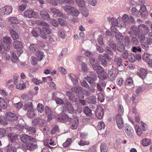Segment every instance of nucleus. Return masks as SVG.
Here are the masks:
<instances>
[{
	"mask_svg": "<svg viewBox=\"0 0 152 152\" xmlns=\"http://www.w3.org/2000/svg\"><path fill=\"white\" fill-rule=\"evenodd\" d=\"M145 35L139 33V34L135 35L136 36H137L138 38L141 43L143 42H146V40L145 39Z\"/></svg>",
	"mask_w": 152,
	"mask_h": 152,
	"instance_id": "obj_38",
	"label": "nucleus"
},
{
	"mask_svg": "<svg viewBox=\"0 0 152 152\" xmlns=\"http://www.w3.org/2000/svg\"><path fill=\"white\" fill-rule=\"evenodd\" d=\"M49 40L51 42H55L56 40V37L53 35H50L48 37Z\"/></svg>",
	"mask_w": 152,
	"mask_h": 152,
	"instance_id": "obj_64",
	"label": "nucleus"
},
{
	"mask_svg": "<svg viewBox=\"0 0 152 152\" xmlns=\"http://www.w3.org/2000/svg\"><path fill=\"white\" fill-rule=\"evenodd\" d=\"M93 69L96 71L97 74L100 72H102L103 70V68L98 63L92 66Z\"/></svg>",
	"mask_w": 152,
	"mask_h": 152,
	"instance_id": "obj_27",
	"label": "nucleus"
},
{
	"mask_svg": "<svg viewBox=\"0 0 152 152\" xmlns=\"http://www.w3.org/2000/svg\"><path fill=\"white\" fill-rule=\"evenodd\" d=\"M42 33V30L41 28L39 27H35L33 28L32 31V35L35 37H38Z\"/></svg>",
	"mask_w": 152,
	"mask_h": 152,
	"instance_id": "obj_23",
	"label": "nucleus"
},
{
	"mask_svg": "<svg viewBox=\"0 0 152 152\" xmlns=\"http://www.w3.org/2000/svg\"><path fill=\"white\" fill-rule=\"evenodd\" d=\"M29 49L34 53H35L39 50L36 45L34 44H31L29 47Z\"/></svg>",
	"mask_w": 152,
	"mask_h": 152,
	"instance_id": "obj_50",
	"label": "nucleus"
},
{
	"mask_svg": "<svg viewBox=\"0 0 152 152\" xmlns=\"http://www.w3.org/2000/svg\"><path fill=\"white\" fill-rule=\"evenodd\" d=\"M34 23L38 25L46 27H48L49 26V25L47 23L41 20H35L34 22Z\"/></svg>",
	"mask_w": 152,
	"mask_h": 152,
	"instance_id": "obj_46",
	"label": "nucleus"
},
{
	"mask_svg": "<svg viewBox=\"0 0 152 152\" xmlns=\"http://www.w3.org/2000/svg\"><path fill=\"white\" fill-rule=\"evenodd\" d=\"M13 8L10 6H7L0 9V14L1 15H9L12 12Z\"/></svg>",
	"mask_w": 152,
	"mask_h": 152,
	"instance_id": "obj_5",
	"label": "nucleus"
},
{
	"mask_svg": "<svg viewBox=\"0 0 152 152\" xmlns=\"http://www.w3.org/2000/svg\"><path fill=\"white\" fill-rule=\"evenodd\" d=\"M90 76H87L85 77V79L91 85H93L94 82L96 81L97 79V77L96 74L95 73L90 72Z\"/></svg>",
	"mask_w": 152,
	"mask_h": 152,
	"instance_id": "obj_4",
	"label": "nucleus"
},
{
	"mask_svg": "<svg viewBox=\"0 0 152 152\" xmlns=\"http://www.w3.org/2000/svg\"><path fill=\"white\" fill-rule=\"evenodd\" d=\"M98 58L99 60L101 62L102 64L104 66H106L107 62L105 59L104 56V54H100L98 56Z\"/></svg>",
	"mask_w": 152,
	"mask_h": 152,
	"instance_id": "obj_28",
	"label": "nucleus"
},
{
	"mask_svg": "<svg viewBox=\"0 0 152 152\" xmlns=\"http://www.w3.org/2000/svg\"><path fill=\"white\" fill-rule=\"evenodd\" d=\"M28 126L26 124H21L19 125L20 129L24 133H27Z\"/></svg>",
	"mask_w": 152,
	"mask_h": 152,
	"instance_id": "obj_43",
	"label": "nucleus"
},
{
	"mask_svg": "<svg viewBox=\"0 0 152 152\" xmlns=\"http://www.w3.org/2000/svg\"><path fill=\"white\" fill-rule=\"evenodd\" d=\"M151 55L146 53H145L143 55V59L146 61H148L151 58Z\"/></svg>",
	"mask_w": 152,
	"mask_h": 152,
	"instance_id": "obj_54",
	"label": "nucleus"
},
{
	"mask_svg": "<svg viewBox=\"0 0 152 152\" xmlns=\"http://www.w3.org/2000/svg\"><path fill=\"white\" fill-rule=\"evenodd\" d=\"M50 10L53 14L54 15L61 17H64V15L63 14L62 12L59 10L54 8H51Z\"/></svg>",
	"mask_w": 152,
	"mask_h": 152,
	"instance_id": "obj_21",
	"label": "nucleus"
},
{
	"mask_svg": "<svg viewBox=\"0 0 152 152\" xmlns=\"http://www.w3.org/2000/svg\"><path fill=\"white\" fill-rule=\"evenodd\" d=\"M90 143L89 141H85L83 140H81L79 142H78L79 145L83 146L85 145H88Z\"/></svg>",
	"mask_w": 152,
	"mask_h": 152,
	"instance_id": "obj_61",
	"label": "nucleus"
},
{
	"mask_svg": "<svg viewBox=\"0 0 152 152\" xmlns=\"http://www.w3.org/2000/svg\"><path fill=\"white\" fill-rule=\"evenodd\" d=\"M41 18L43 19L48 20L50 19V16L48 13L45 11H41L39 12Z\"/></svg>",
	"mask_w": 152,
	"mask_h": 152,
	"instance_id": "obj_26",
	"label": "nucleus"
},
{
	"mask_svg": "<svg viewBox=\"0 0 152 152\" xmlns=\"http://www.w3.org/2000/svg\"><path fill=\"white\" fill-rule=\"evenodd\" d=\"M66 94L70 100L74 101L75 100V95L71 91H66Z\"/></svg>",
	"mask_w": 152,
	"mask_h": 152,
	"instance_id": "obj_33",
	"label": "nucleus"
},
{
	"mask_svg": "<svg viewBox=\"0 0 152 152\" xmlns=\"http://www.w3.org/2000/svg\"><path fill=\"white\" fill-rule=\"evenodd\" d=\"M83 112L87 116H90L92 114L91 110L87 106L83 109Z\"/></svg>",
	"mask_w": 152,
	"mask_h": 152,
	"instance_id": "obj_42",
	"label": "nucleus"
},
{
	"mask_svg": "<svg viewBox=\"0 0 152 152\" xmlns=\"http://www.w3.org/2000/svg\"><path fill=\"white\" fill-rule=\"evenodd\" d=\"M81 68L82 70L84 72H86L88 71V68L87 64L83 62H82L81 64Z\"/></svg>",
	"mask_w": 152,
	"mask_h": 152,
	"instance_id": "obj_63",
	"label": "nucleus"
},
{
	"mask_svg": "<svg viewBox=\"0 0 152 152\" xmlns=\"http://www.w3.org/2000/svg\"><path fill=\"white\" fill-rule=\"evenodd\" d=\"M124 45L127 48H129L131 46V43L129 38L128 37H126L124 39Z\"/></svg>",
	"mask_w": 152,
	"mask_h": 152,
	"instance_id": "obj_45",
	"label": "nucleus"
},
{
	"mask_svg": "<svg viewBox=\"0 0 152 152\" xmlns=\"http://www.w3.org/2000/svg\"><path fill=\"white\" fill-rule=\"evenodd\" d=\"M23 15L25 17L29 18H36L38 17V14L37 12H34L33 10H30L25 11L24 12Z\"/></svg>",
	"mask_w": 152,
	"mask_h": 152,
	"instance_id": "obj_8",
	"label": "nucleus"
},
{
	"mask_svg": "<svg viewBox=\"0 0 152 152\" xmlns=\"http://www.w3.org/2000/svg\"><path fill=\"white\" fill-rule=\"evenodd\" d=\"M117 48L118 51L122 52L124 50L125 48L123 44L120 42L117 44Z\"/></svg>",
	"mask_w": 152,
	"mask_h": 152,
	"instance_id": "obj_48",
	"label": "nucleus"
},
{
	"mask_svg": "<svg viewBox=\"0 0 152 152\" xmlns=\"http://www.w3.org/2000/svg\"><path fill=\"white\" fill-rule=\"evenodd\" d=\"M124 98L126 102H129L131 101V99H132L133 102L135 104H136L137 102V100L135 98V96L133 95H132L131 98L129 96L128 94H126L124 96Z\"/></svg>",
	"mask_w": 152,
	"mask_h": 152,
	"instance_id": "obj_25",
	"label": "nucleus"
},
{
	"mask_svg": "<svg viewBox=\"0 0 152 152\" xmlns=\"http://www.w3.org/2000/svg\"><path fill=\"white\" fill-rule=\"evenodd\" d=\"M135 129L136 132L138 135L140 136L142 134V132L138 125H136Z\"/></svg>",
	"mask_w": 152,
	"mask_h": 152,
	"instance_id": "obj_62",
	"label": "nucleus"
},
{
	"mask_svg": "<svg viewBox=\"0 0 152 152\" xmlns=\"http://www.w3.org/2000/svg\"><path fill=\"white\" fill-rule=\"evenodd\" d=\"M26 86L24 83L23 81L17 84L16 88L17 89H19L20 90L26 88Z\"/></svg>",
	"mask_w": 152,
	"mask_h": 152,
	"instance_id": "obj_53",
	"label": "nucleus"
},
{
	"mask_svg": "<svg viewBox=\"0 0 152 152\" xmlns=\"http://www.w3.org/2000/svg\"><path fill=\"white\" fill-rule=\"evenodd\" d=\"M131 29L134 35L139 34V33L146 34L150 31L149 28L147 26L143 24L140 25L138 27L134 26H132Z\"/></svg>",
	"mask_w": 152,
	"mask_h": 152,
	"instance_id": "obj_1",
	"label": "nucleus"
},
{
	"mask_svg": "<svg viewBox=\"0 0 152 152\" xmlns=\"http://www.w3.org/2000/svg\"><path fill=\"white\" fill-rule=\"evenodd\" d=\"M5 150L7 151V152H16V148L15 145L14 144H10L6 148Z\"/></svg>",
	"mask_w": 152,
	"mask_h": 152,
	"instance_id": "obj_22",
	"label": "nucleus"
},
{
	"mask_svg": "<svg viewBox=\"0 0 152 152\" xmlns=\"http://www.w3.org/2000/svg\"><path fill=\"white\" fill-rule=\"evenodd\" d=\"M115 121L119 129H121L124 126V121L121 115L117 114L116 116Z\"/></svg>",
	"mask_w": 152,
	"mask_h": 152,
	"instance_id": "obj_9",
	"label": "nucleus"
},
{
	"mask_svg": "<svg viewBox=\"0 0 152 152\" xmlns=\"http://www.w3.org/2000/svg\"><path fill=\"white\" fill-rule=\"evenodd\" d=\"M98 100L101 102H103L104 99V96L101 93H99L97 94Z\"/></svg>",
	"mask_w": 152,
	"mask_h": 152,
	"instance_id": "obj_60",
	"label": "nucleus"
},
{
	"mask_svg": "<svg viewBox=\"0 0 152 152\" xmlns=\"http://www.w3.org/2000/svg\"><path fill=\"white\" fill-rule=\"evenodd\" d=\"M118 72L115 69H111L109 71L108 74V78L111 80H114L116 78Z\"/></svg>",
	"mask_w": 152,
	"mask_h": 152,
	"instance_id": "obj_10",
	"label": "nucleus"
},
{
	"mask_svg": "<svg viewBox=\"0 0 152 152\" xmlns=\"http://www.w3.org/2000/svg\"><path fill=\"white\" fill-rule=\"evenodd\" d=\"M66 109L69 113H72L74 111V109L70 102L68 101L66 103Z\"/></svg>",
	"mask_w": 152,
	"mask_h": 152,
	"instance_id": "obj_36",
	"label": "nucleus"
},
{
	"mask_svg": "<svg viewBox=\"0 0 152 152\" xmlns=\"http://www.w3.org/2000/svg\"><path fill=\"white\" fill-rule=\"evenodd\" d=\"M115 64L118 67L122 64V61L121 58L118 56H115L114 59Z\"/></svg>",
	"mask_w": 152,
	"mask_h": 152,
	"instance_id": "obj_34",
	"label": "nucleus"
},
{
	"mask_svg": "<svg viewBox=\"0 0 152 152\" xmlns=\"http://www.w3.org/2000/svg\"><path fill=\"white\" fill-rule=\"evenodd\" d=\"M57 120L58 121L66 122L69 120V118L68 115L65 113H63L62 115H60L57 118Z\"/></svg>",
	"mask_w": 152,
	"mask_h": 152,
	"instance_id": "obj_24",
	"label": "nucleus"
},
{
	"mask_svg": "<svg viewBox=\"0 0 152 152\" xmlns=\"http://www.w3.org/2000/svg\"><path fill=\"white\" fill-rule=\"evenodd\" d=\"M110 22L113 25L117 26L120 28H126V24L123 23H120L119 19H116L115 18H112L110 19Z\"/></svg>",
	"mask_w": 152,
	"mask_h": 152,
	"instance_id": "obj_7",
	"label": "nucleus"
},
{
	"mask_svg": "<svg viewBox=\"0 0 152 152\" xmlns=\"http://www.w3.org/2000/svg\"><path fill=\"white\" fill-rule=\"evenodd\" d=\"M140 12V15L142 17L145 16L147 13L146 7L144 5H142L141 6Z\"/></svg>",
	"mask_w": 152,
	"mask_h": 152,
	"instance_id": "obj_32",
	"label": "nucleus"
},
{
	"mask_svg": "<svg viewBox=\"0 0 152 152\" xmlns=\"http://www.w3.org/2000/svg\"><path fill=\"white\" fill-rule=\"evenodd\" d=\"M142 144L144 146H147L150 144V140L147 138L143 139L142 140Z\"/></svg>",
	"mask_w": 152,
	"mask_h": 152,
	"instance_id": "obj_56",
	"label": "nucleus"
},
{
	"mask_svg": "<svg viewBox=\"0 0 152 152\" xmlns=\"http://www.w3.org/2000/svg\"><path fill=\"white\" fill-rule=\"evenodd\" d=\"M115 36L116 39L118 40H122L124 37V36L122 34L118 31L116 33Z\"/></svg>",
	"mask_w": 152,
	"mask_h": 152,
	"instance_id": "obj_47",
	"label": "nucleus"
},
{
	"mask_svg": "<svg viewBox=\"0 0 152 152\" xmlns=\"http://www.w3.org/2000/svg\"><path fill=\"white\" fill-rule=\"evenodd\" d=\"M122 21L120 22V23H123L126 24V26L130 23H133L134 21V19L133 17L130 16L129 17L126 15H124L122 17Z\"/></svg>",
	"mask_w": 152,
	"mask_h": 152,
	"instance_id": "obj_6",
	"label": "nucleus"
},
{
	"mask_svg": "<svg viewBox=\"0 0 152 152\" xmlns=\"http://www.w3.org/2000/svg\"><path fill=\"white\" fill-rule=\"evenodd\" d=\"M13 46L15 48H21L23 47V45L20 41L16 40L14 42Z\"/></svg>",
	"mask_w": 152,
	"mask_h": 152,
	"instance_id": "obj_41",
	"label": "nucleus"
},
{
	"mask_svg": "<svg viewBox=\"0 0 152 152\" xmlns=\"http://www.w3.org/2000/svg\"><path fill=\"white\" fill-rule=\"evenodd\" d=\"M45 121L43 119L40 118H35L33 121L32 123L33 125L37 126H44L45 125Z\"/></svg>",
	"mask_w": 152,
	"mask_h": 152,
	"instance_id": "obj_15",
	"label": "nucleus"
},
{
	"mask_svg": "<svg viewBox=\"0 0 152 152\" xmlns=\"http://www.w3.org/2000/svg\"><path fill=\"white\" fill-rule=\"evenodd\" d=\"M79 119L78 117H75L70 120V126L71 129H75L78 124Z\"/></svg>",
	"mask_w": 152,
	"mask_h": 152,
	"instance_id": "obj_11",
	"label": "nucleus"
},
{
	"mask_svg": "<svg viewBox=\"0 0 152 152\" xmlns=\"http://www.w3.org/2000/svg\"><path fill=\"white\" fill-rule=\"evenodd\" d=\"M0 107L3 109H6L7 108V102L4 98L1 97L0 98Z\"/></svg>",
	"mask_w": 152,
	"mask_h": 152,
	"instance_id": "obj_35",
	"label": "nucleus"
},
{
	"mask_svg": "<svg viewBox=\"0 0 152 152\" xmlns=\"http://www.w3.org/2000/svg\"><path fill=\"white\" fill-rule=\"evenodd\" d=\"M37 112V110H36L31 108V109L28 110L27 115L29 118H31L36 115Z\"/></svg>",
	"mask_w": 152,
	"mask_h": 152,
	"instance_id": "obj_31",
	"label": "nucleus"
},
{
	"mask_svg": "<svg viewBox=\"0 0 152 152\" xmlns=\"http://www.w3.org/2000/svg\"><path fill=\"white\" fill-rule=\"evenodd\" d=\"M78 6L80 7H84L85 4L83 0H75Z\"/></svg>",
	"mask_w": 152,
	"mask_h": 152,
	"instance_id": "obj_49",
	"label": "nucleus"
},
{
	"mask_svg": "<svg viewBox=\"0 0 152 152\" xmlns=\"http://www.w3.org/2000/svg\"><path fill=\"white\" fill-rule=\"evenodd\" d=\"M108 148L105 144L102 143L100 146V151L101 152H107Z\"/></svg>",
	"mask_w": 152,
	"mask_h": 152,
	"instance_id": "obj_55",
	"label": "nucleus"
},
{
	"mask_svg": "<svg viewBox=\"0 0 152 152\" xmlns=\"http://www.w3.org/2000/svg\"><path fill=\"white\" fill-rule=\"evenodd\" d=\"M19 137L20 140L24 143H26L29 141L32 142H36L37 141L35 139L25 134L20 135Z\"/></svg>",
	"mask_w": 152,
	"mask_h": 152,
	"instance_id": "obj_3",
	"label": "nucleus"
},
{
	"mask_svg": "<svg viewBox=\"0 0 152 152\" xmlns=\"http://www.w3.org/2000/svg\"><path fill=\"white\" fill-rule=\"evenodd\" d=\"M53 99L57 104H64V102L61 99L59 98H53Z\"/></svg>",
	"mask_w": 152,
	"mask_h": 152,
	"instance_id": "obj_57",
	"label": "nucleus"
},
{
	"mask_svg": "<svg viewBox=\"0 0 152 152\" xmlns=\"http://www.w3.org/2000/svg\"><path fill=\"white\" fill-rule=\"evenodd\" d=\"M9 140L12 142H16L18 141V135L12 133L8 134Z\"/></svg>",
	"mask_w": 152,
	"mask_h": 152,
	"instance_id": "obj_19",
	"label": "nucleus"
},
{
	"mask_svg": "<svg viewBox=\"0 0 152 152\" xmlns=\"http://www.w3.org/2000/svg\"><path fill=\"white\" fill-rule=\"evenodd\" d=\"M100 72V73L98 74V76L100 80H105L107 78L108 76L107 75L106 72H104L103 70V71L102 72Z\"/></svg>",
	"mask_w": 152,
	"mask_h": 152,
	"instance_id": "obj_29",
	"label": "nucleus"
},
{
	"mask_svg": "<svg viewBox=\"0 0 152 152\" xmlns=\"http://www.w3.org/2000/svg\"><path fill=\"white\" fill-rule=\"evenodd\" d=\"M37 110L41 113L44 111V108L43 105L40 103H39L37 106Z\"/></svg>",
	"mask_w": 152,
	"mask_h": 152,
	"instance_id": "obj_58",
	"label": "nucleus"
},
{
	"mask_svg": "<svg viewBox=\"0 0 152 152\" xmlns=\"http://www.w3.org/2000/svg\"><path fill=\"white\" fill-rule=\"evenodd\" d=\"M77 91L76 94H77L78 96L81 99H83L84 96L82 88L81 87L77 88Z\"/></svg>",
	"mask_w": 152,
	"mask_h": 152,
	"instance_id": "obj_30",
	"label": "nucleus"
},
{
	"mask_svg": "<svg viewBox=\"0 0 152 152\" xmlns=\"http://www.w3.org/2000/svg\"><path fill=\"white\" fill-rule=\"evenodd\" d=\"M147 74V71L146 69L141 68L140 70V72H138L137 75L142 79H144L145 78Z\"/></svg>",
	"mask_w": 152,
	"mask_h": 152,
	"instance_id": "obj_20",
	"label": "nucleus"
},
{
	"mask_svg": "<svg viewBox=\"0 0 152 152\" xmlns=\"http://www.w3.org/2000/svg\"><path fill=\"white\" fill-rule=\"evenodd\" d=\"M9 22L11 23L14 24H18L19 21L15 17H12L9 18L8 19Z\"/></svg>",
	"mask_w": 152,
	"mask_h": 152,
	"instance_id": "obj_51",
	"label": "nucleus"
},
{
	"mask_svg": "<svg viewBox=\"0 0 152 152\" xmlns=\"http://www.w3.org/2000/svg\"><path fill=\"white\" fill-rule=\"evenodd\" d=\"M44 26L42 27V31L41 34V37L44 39H46L47 38V36L45 33L46 32L47 34H50L51 33L50 29L48 27H45Z\"/></svg>",
	"mask_w": 152,
	"mask_h": 152,
	"instance_id": "obj_17",
	"label": "nucleus"
},
{
	"mask_svg": "<svg viewBox=\"0 0 152 152\" xmlns=\"http://www.w3.org/2000/svg\"><path fill=\"white\" fill-rule=\"evenodd\" d=\"M125 131L127 136L130 138H132L134 136V132L133 128L129 125H127L125 127Z\"/></svg>",
	"mask_w": 152,
	"mask_h": 152,
	"instance_id": "obj_12",
	"label": "nucleus"
},
{
	"mask_svg": "<svg viewBox=\"0 0 152 152\" xmlns=\"http://www.w3.org/2000/svg\"><path fill=\"white\" fill-rule=\"evenodd\" d=\"M45 112L46 114L48 116V120L49 121H50L52 118L55 117V113L53 112L48 106H46L45 108Z\"/></svg>",
	"mask_w": 152,
	"mask_h": 152,
	"instance_id": "obj_16",
	"label": "nucleus"
},
{
	"mask_svg": "<svg viewBox=\"0 0 152 152\" xmlns=\"http://www.w3.org/2000/svg\"><path fill=\"white\" fill-rule=\"evenodd\" d=\"M33 104L32 102H26L24 105V110H27L31 109L33 108Z\"/></svg>",
	"mask_w": 152,
	"mask_h": 152,
	"instance_id": "obj_44",
	"label": "nucleus"
},
{
	"mask_svg": "<svg viewBox=\"0 0 152 152\" xmlns=\"http://www.w3.org/2000/svg\"><path fill=\"white\" fill-rule=\"evenodd\" d=\"M12 40L11 38L8 37H3L1 40L2 45L4 48L7 50L10 49V45L11 42Z\"/></svg>",
	"mask_w": 152,
	"mask_h": 152,
	"instance_id": "obj_2",
	"label": "nucleus"
},
{
	"mask_svg": "<svg viewBox=\"0 0 152 152\" xmlns=\"http://www.w3.org/2000/svg\"><path fill=\"white\" fill-rule=\"evenodd\" d=\"M104 113V110L102 107L100 105L97 106L95 111V115L99 119L102 118Z\"/></svg>",
	"mask_w": 152,
	"mask_h": 152,
	"instance_id": "obj_13",
	"label": "nucleus"
},
{
	"mask_svg": "<svg viewBox=\"0 0 152 152\" xmlns=\"http://www.w3.org/2000/svg\"><path fill=\"white\" fill-rule=\"evenodd\" d=\"M27 147L28 150L33 151L37 148V145L34 143H31L27 145Z\"/></svg>",
	"mask_w": 152,
	"mask_h": 152,
	"instance_id": "obj_37",
	"label": "nucleus"
},
{
	"mask_svg": "<svg viewBox=\"0 0 152 152\" xmlns=\"http://www.w3.org/2000/svg\"><path fill=\"white\" fill-rule=\"evenodd\" d=\"M35 53L37 56V60L39 61L42 60V58L44 57V55L43 53L39 50H38Z\"/></svg>",
	"mask_w": 152,
	"mask_h": 152,
	"instance_id": "obj_40",
	"label": "nucleus"
},
{
	"mask_svg": "<svg viewBox=\"0 0 152 152\" xmlns=\"http://www.w3.org/2000/svg\"><path fill=\"white\" fill-rule=\"evenodd\" d=\"M68 77L73 85H76L78 83L77 77L75 75L72 73H69L68 74Z\"/></svg>",
	"mask_w": 152,
	"mask_h": 152,
	"instance_id": "obj_18",
	"label": "nucleus"
},
{
	"mask_svg": "<svg viewBox=\"0 0 152 152\" xmlns=\"http://www.w3.org/2000/svg\"><path fill=\"white\" fill-rule=\"evenodd\" d=\"M89 62L92 66L98 63V60L95 58H91L89 59Z\"/></svg>",
	"mask_w": 152,
	"mask_h": 152,
	"instance_id": "obj_59",
	"label": "nucleus"
},
{
	"mask_svg": "<svg viewBox=\"0 0 152 152\" xmlns=\"http://www.w3.org/2000/svg\"><path fill=\"white\" fill-rule=\"evenodd\" d=\"M6 117L7 119L11 121H16L18 118L17 115L11 112L7 113L6 114Z\"/></svg>",
	"mask_w": 152,
	"mask_h": 152,
	"instance_id": "obj_14",
	"label": "nucleus"
},
{
	"mask_svg": "<svg viewBox=\"0 0 152 152\" xmlns=\"http://www.w3.org/2000/svg\"><path fill=\"white\" fill-rule=\"evenodd\" d=\"M10 32L11 36L13 40H15L18 39V35L15 31L11 29L10 30Z\"/></svg>",
	"mask_w": 152,
	"mask_h": 152,
	"instance_id": "obj_39",
	"label": "nucleus"
},
{
	"mask_svg": "<svg viewBox=\"0 0 152 152\" xmlns=\"http://www.w3.org/2000/svg\"><path fill=\"white\" fill-rule=\"evenodd\" d=\"M125 84L126 86H132L133 85V82L132 78L129 77L127 79Z\"/></svg>",
	"mask_w": 152,
	"mask_h": 152,
	"instance_id": "obj_52",
	"label": "nucleus"
}]
</instances>
